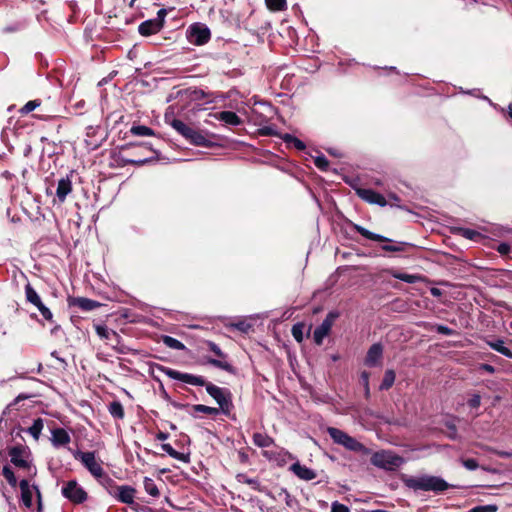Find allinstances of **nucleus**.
Returning <instances> with one entry per match:
<instances>
[{
  "label": "nucleus",
  "mask_w": 512,
  "mask_h": 512,
  "mask_svg": "<svg viewBox=\"0 0 512 512\" xmlns=\"http://www.w3.org/2000/svg\"><path fill=\"white\" fill-rule=\"evenodd\" d=\"M353 229L359 233L361 236L365 237L368 240H372L375 242H381V243H392L394 242L392 239L385 237L383 235L371 232L370 230L366 229L365 227L353 224Z\"/></svg>",
  "instance_id": "6ab92c4d"
},
{
  "label": "nucleus",
  "mask_w": 512,
  "mask_h": 512,
  "mask_svg": "<svg viewBox=\"0 0 512 512\" xmlns=\"http://www.w3.org/2000/svg\"><path fill=\"white\" fill-rule=\"evenodd\" d=\"M383 345L381 343H374L370 346L364 359V364L367 367L373 368L381 366L383 359Z\"/></svg>",
  "instance_id": "ddd939ff"
},
{
  "label": "nucleus",
  "mask_w": 512,
  "mask_h": 512,
  "mask_svg": "<svg viewBox=\"0 0 512 512\" xmlns=\"http://www.w3.org/2000/svg\"><path fill=\"white\" fill-rule=\"evenodd\" d=\"M290 470L301 480L310 481L317 477V473L314 470L299 462L292 464Z\"/></svg>",
  "instance_id": "a211bd4d"
},
{
  "label": "nucleus",
  "mask_w": 512,
  "mask_h": 512,
  "mask_svg": "<svg viewBox=\"0 0 512 512\" xmlns=\"http://www.w3.org/2000/svg\"><path fill=\"white\" fill-rule=\"evenodd\" d=\"M467 404L472 409H478L481 405V396L477 393L473 394L471 398L468 399Z\"/></svg>",
  "instance_id": "864d4df0"
},
{
  "label": "nucleus",
  "mask_w": 512,
  "mask_h": 512,
  "mask_svg": "<svg viewBox=\"0 0 512 512\" xmlns=\"http://www.w3.org/2000/svg\"><path fill=\"white\" fill-rule=\"evenodd\" d=\"M239 457L242 463H246L248 461V455L244 452H240Z\"/></svg>",
  "instance_id": "338daca9"
},
{
  "label": "nucleus",
  "mask_w": 512,
  "mask_h": 512,
  "mask_svg": "<svg viewBox=\"0 0 512 512\" xmlns=\"http://www.w3.org/2000/svg\"><path fill=\"white\" fill-rule=\"evenodd\" d=\"M130 133L134 136H154L155 132L152 128L144 126V125H134L130 129Z\"/></svg>",
  "instance_id": "72a5a7b5"
},
{
  "label": "nucleus",
  "mask_w": 512,
  "mask_h": 512,
  "mask_svg": "<svg viewBox=\"0 0 512 512\" xmlns=\"http://www.w3.org/2000/svg\"><path fill=\"white\" fill-rule=\"evenodd\" d=\"M356 194L364 201L370 204H377L381 207L387 205L386 198L373 189L360 188L356 190Z\"/></svg>",
  "instance_id": "4468645a"
},
{
  "label": "nucleus",
  "mask_w": 512,
  "mask_h": 512,
  "mask_svg": "<svg viewBox=\"0 0 512 512\" xmlns=\"http://www.w3.org/2000/svg\"><path fill=\"white\" fill-rule=\"evenodd\" d=\"M435 331L439 334L446 335V336H452L455 335L457 332L448 326L438 324L435 326Z\"/></svg>",
  "instance_id": "603ef678"
},
{
  "label": "nucleus",
  "mask_w": 512,
  "mask_h": 512,
  "mask_svg": "<svg viewBox=\"0 0 512 512\" xmlns=\"http://www.w3.org/2000/svg\"><path fill=\"white\" fill-rule=\"evenodd\" d=\"M281 139L287 144V145H293L295 149L298 151H303L306 149L305 143L300 140L299 138L295 137L294 135H291L289 133L283 134L281 136Z\"/></svg>",
  "instance_id": "2f4dec72"
},
{
  "label": "nucleus",
  "mask_w": 512,
  "mask_h": 512,
  "mask_svg": "<svg viewBox=\"0 0 512 512\" xmlns=\"http://www.w3.org/2000/svg\"><path fill=\"white\" fill-rule=\"evenodd\" d=\"M304 328H305L304 323H296L292 326V330H291L292 336L298 343H301L304 339Z\"/></svg>",
  "instance_id": "79ce46f5"
},
{
  "label": "nucleus",
  "mask_w": 512,
  "mask_h": 512,
  "mask_svg": "<svg viewBox=\"0 0 512 512\" xmlns=\"http://www.w3.org/2000/svg\"><path fill=\"white\" fill-rule=\"evenodd\" d=\"M166 15H167V10L162 8V9L158 10L157 17L154 18V20L157 21L160 25L164 26Z\"/></svg>",
  "instance_id": "bf43d9fd"
},
{
  "label": "nucleus",
  "mask_w": 512,
  "mask_h": 512,
  "mask_svg": "<svg viewBox=\"0 0 512 512\" xmlns=\"http://www.w3.org/2000/svg\"><path fill=\"white\" fill-rule=\"evenodd\" d=\"M480 369L483 370V371H486V372H488L490 374H493L495 372L494 366H492L490 364H486V363L481 364Z\"/></svg>",
  "instance_id": "0e129e2a"
},
{
  "label": "nucleus",
  "mask_w": 512,
  "mask_h": 512,
  "mask_svg": "<svg viewBox=\"0 0 512 512\" xmlns=\"http://www.w3.org/2000/svg\"><path fill=\"white\" fill-rule=\"evenodd\" d=\"M19 484V487H20V490L21 491H25V490H31V486L29 484V480L28 479H22L18 482Z\"/></svg>",
  "instance_id": "680f3d73"
},
{
  "label": "nucleus",
  "mask_w": 512,
  "mask_h": 512,
  "mask_svg": "<svg viewBox=\"0 0 512 512\" xmlns=\"http://www.w3.org/2000/svg\"><path fill=\"white\" fill-rule=\"evenodd\" d=\"M43 429V420L37 418L33 421V424L29 427L28 431L34 439L38 440Z\"/></svg>",
  "instance_id": "ea45409f"
},
{
  "label": "nucleus",
  "mask_w": 512,
  "mask_h": 512,
  "mask_svg": "<svg viewBox=\"0 0 512 512\" xmlns=\"http://www.w3.org/2000/svg\"><path fill=\"white\" fill-rule=\"evenodd\" d=\"M459 232L463 237L469 240H475L481 236L478 231L469 228H459Z\"/></svg>",
  "instance_id": "de8ad7c7"
},
{
  "label": "nucleus",
  "mask_w": 512,
  "mask_h": 512,
  "mask_svg": "<svg viewBox=\"0 0 512 512\" xmlns=\"http://www.w3.org/2000/svg\"><path fill=\"white\" fill-rule=\"evenodd\" d=\"M371 463L379 468L392 470L403 463V458L391 451H379L371 456Z\"/></svg>",
  "instance_id": "1a4fd4ad"
},
{
  "label": "nucleus",
  "mask_w": 512,
  "mask_h": 512,
  "mask_svg": "<svg viewBox=\"0 0 512 512\" xmlns=\"http://www.w3.org/2000/svg\"><path fill=\"white\" fill-rule=\"evenodd\" d=\"M327 433L335 444L341 445L349 451L361 453L363 455H369L371 453L369 448L341 429L328 427Z\"/></svg>",
  "instance_id": "20e7f679"
},
{
  "label": "nucleus",
  "mask_w": 512,
  "mask_h": 512,
  "mask_svg": "<svg viewBox=\"0 0 512 512\" xmlns=\"http://www.w3.org/2000/svg\"><path fill=\"white\" fill-rule=\"evenodd\" d=\"M314 164L321 171H327L329 168V161L324 155L317 156L314 159Z\"/></svg>",
  "instance_id": "49530a36"
},
{
  "label": "nucleus",
  "mask_w": 512,
  "mask_h": 512,
  "mask_svg": "<svg viewBox=\"0 0 512 512\" xmlns=\"http://www.w3.org/2000/svg\"><path fill=\"white\" fill-rule=\"evenodd\" d=\"M191 408L194 412L204 413L212 416L218 415V410H216V407H210L203 404H195L192 405Z\"/></svg>",
  "instance_id": "a19ab883"
},
{
  "label": "nucleus",
  "mask_w": 512,
  "mask_h": 512,
  "mask_svg": "<svg viewBox=\"0 0 512 512\" xmlns=\"http://www.w3.org/2000/svg\"><path fill=\"white\" fill-rule=\"evenodd\" d=\"M2 475L12 488H15L18 485L17 477L10 465L6 464L3 466Z\"/></svg>",
  "instance_id": "473e14b6"
},
{
  "label": "nucleus",
  "mask_w": 512,
  "mask_h": 512,
  "mask_svg": "<svg viewBox=\"0 0 512 512\" xmlns=\"http://www.w3.org/2000/svg\"><path fill=\"white\" fill-rule=\"evenodd\" d=\"M7 451L11 464L30 474L32 462L28 459L30 455L28 447L22 444H17L12 447H8Z\"/></svg>",
  "instance_id": "0eeeda50"
},
{
  "label": "nucleus",
  "mask_w": 512,
  "mask_h": 512,
  "mask_svg": "<svg viewBox=\"0 0 512 512\" xmlns=\"http://www.w3.org/2000/svg\"><path fill=\"white\" fill-rule=\"evenodd\" d=\"M498 506L495 504L479 505L471 508L469 512H497Z\"/></svg>",
  "instance_id": "09e8293b"
},
{
  "label": "nucleus",
  "mask_w": 512,
  "mask_h": 512,
  "mask_svg": "<svg viewBox=\"0 0 512 512\" xmlns=\"http://www.w3.org/2000/svg\"><path fill=\"white\" fill-rule=\"evenodd\" d=\"M120 151L128 152L132 156L122 157L124 164L127 165L142 166L158 157V152L148 142H131L121 146Z\"/></svg>",
  "instance_id": "f03ea898"
},
{
  "label": "nucleus",
  "mask_w": 512,
  "mask_h": 512,
  "mask_svg": "<svg viewBox=\"0 0 512 512\" xmlns=\"http://www.w3.org/2000/svg\"><path fill=\"white\" fill-rule=\"evenodd\" d=\"M73 457L79 460L84 467L97 479L103 476L104 469L101 463L97 461L94 451L83 452L80 450L72 451Z\"/></svg>",
  "instance_id": "9d476101"
},
{
  "label": "nucleus",
  "mask_w": 512,
  "mask_h": 512,
  "mask_svg": "<svg viewBox=\"0 0 512 512\" xmlns=\"http://www.w3.org/2000/svg\"><path fill=\"white\" fill-rule=\"evenodd\" d=\"M108 411L114 419L122 420L125 417L124 408L120 401H112L108 405Z\"/></svg>",
  "instance_id": "c756f323"
},
{
  "label": "nucleus",
  "mask_w": 512,
  "mask_h": 512,
  "mask_svg": "<svg viewBox=\"0 0 512 512\" xmlns=\"http://www.w3.org/2000/svg\"><path fill=\"white\" fill-rule=\"evenodd\" d=\"M393 277L409 284H413L419 279L417 275L400 272L393 273Z\"/></svg>",
  "instance_id": "c03bdc74"
},
{
  "label": "nucleus",
  "mask_w": 512,
  "mask_h": 512,
  "mask_svg": "<svg viewBox=\"0 0 512 512\" xmlns=\"http://www.w3.org/2000/svg\"><path fill=\"white\" fill-rule=\"evenodd\" d=\"M461 463L468 470H475L479 467L477 460L474 458L462 459Z\"/></svg>",
  "instance_id": "5fc2aeb1"
},
{
  "label": "nucleus",
  "mask_w": 512,
  "mask_h": 512,
  "mask_svg": "<svg viewBox=\"0 0 512 512\" xmlns=\"http://www.w3.org/2000/svg\"><path fill=\"white\" fill-rule=\"evenodd\" d=\"M265 4L273 12L284 11L287 8V0H265Z\"/></svg>",
  "instance_id": "e433bc0d"
},
{
  "label": "nucleus",
  "mask_w": 512,
  "mask_h": 512,
  "mask_svg": "<svg viewBox=\"0 0 512 512\" xmlns=\"http://www.w3.org/2000/svg\"><path fill=\"white\" fill-rule=\"evenodd\" d=\"M51 434H52L51 441L55 447L65 446V445L69 444L71 441V437H70L69 433L64 428H60V427L54 428L51 431Z\"/></svg>",
  "instance_id": "aec40b11"
},
{
  "label": "nucleus",
  "mask_w": 512,
  "mask_h": 512,
  "mask_svg": "<svg viewBox=\"0 0 512 512\" xmlns=\"http://www.w3.org/2000/svg\"><path fill=\"white\" fill-rule=\"evenodd\" d=\"M72 192V182L69 177L61 178L58 181L56 196L59 203H64L68 194Z\"/></svg>",
  "instance_id": "4be33fe9"
},
{
  "label": "nucleus",
  "mask_w": 512,
  "mask_h": 512,
  "mask_svg": "<svg viewBox=\"0 0 512 512\" xmlns=\"http://www.w3.org/2000/svg\"><path fill=\"white\" fill-rule=\"evenodd\" d=\"M236 480L239 483L249 485L255 491L263 492L262 486L257 478H250L245 473H238L236 475Z\"/></svg>",
  "instance_id": "393cba45"
},
{
  "label": "nucleus",
  "mask_w": 512,
  "mask_h": 512,
  "mask_svg": "<svg viewBox=\"0 0 512 512\" xmlns=\"http://www.w3.org/2000/svg\"><path fill=\"white\" fill-rule=\"evenodd\" d=\"M485 342L493 350L506 356L507 358L512 359V351L509 348L504 346V341L502 339L485 340Z\"/></svg>",
  "instance_id": "b1692460"
},
{
  "label": "nucleus",
  "mask_w": 512,
  "mask_h": 512,
  "mask_svg": "<svg viewBox=\"0 0 512 512\" xmlns=\"http://www.w3.org/2000/svg\"><path fill=\"white\" fill-rule=\"evenodd\" d=\"M97 479L101 485L106 488L111 496L115 493L117 487L119 486L115 480H113L109 475L105 473V471L103 472V476L98 477Z\"/></svg>",
  "instance_id": "7c9ffc66"
},
{
  "label": "nucleus",
  "mask_w": 512,
  "mask_h": 512,
  "mask_svg": "<svg viewBox=\"0 0 512 512\" xmlns=\"http://www.w3.org/2000/svg\"><path fill=\"white\" fill-rule=\"evenodd\" d=\"M405 487L412 489L414 492L431 491L435 494H440L448 490L451 485L443 478L433 475H423L420 477H406L403 479Z\"/></svg>",
  "instance_id": "7ed1b4c3"
},
{
  "label": "nucleus",
  "mask_w": 512,
  "mask_h": 512,
  "mask_svg": "<svg viewBox=\"0 0 512 512\" xmlns=\"http://www.w3.org/2000/svg\"><path fill=\"white\" fill-rule=\"evenodd\" d=\"M396 380V373L393 369H387L384 373L379 390L388 391L394 385Z\"/></svg>",
  "instance_id": "a878e982"
},
{
  "label": "nucleus",
  "mask_w": 512,
  "mask_h": 512,
  "mask_svg": "<svg viewBox=\"0 0 512 512\" xmlns=\"http://www.w3.org/2000/svg\"><path fill=\"white\" fill-rule=\"evenodd\" d=\"M161 448L164 452H166L170 457L174 459L180 460L184 463L190 462L189 454H184L176 451L170 444H162Z\"/></svg>",
  "instance_id": "bb28decb"
},
{
  "label": "nucleus",
  "mask_w": 512,
  "mask_h": 512,
  "mask_svg": "<svg viewBox=\"0 0 512 512\" xmlns=\"http://www.w3.org/2000/svg\"><path fill=\"white\" fill-rule=\"evenodd\" d=\"M143 484L145 491L152 497H158L160 495L157 485L155 484L153 479L145 477L143 480Z\"/></svg>",
  "instance_id": "4c0bfd02"
},
{
  "label": "nucleus",
  "mask_w": 512,
  "mask_h": 512,
  "mask_svg": "<svg viewBox=\"0 0 512 512\" xmlns=\"http://www.w3.org/2000/svg\"><path fill=\"white\" fill-rule=\"evenodd\" d=\"M32 488L36 491L37 500H38V511H41V509H42L41 492L37 485H32Z\"/></svg>",
  "instance_id": "e2e57ef3"
},
{
  "label": "nucleus",
  "mask_w": 512,
  "mask_h": 512,
  "mask_svg": "<svg viewBox=\"0 0 512 512\" xmlns=\"http://www.w3.org/2000/svg\"><path fill=\"white\" fill-rule=\"evenodd\" d=\"M396 244H385L381 246V249L385 252H404L407 247L413 245L407 242H395Z\"/></svg>",
  "instance_id": "f704fd0d"
},
{
  "label": "nucleus",
  "mask_w": 512,
  "mask_h": 512,
  "mask_svg": "<svg viewBox=\"0 0 512 512\" xmlns=\"http://www.w3.org/2000/svg\"><path fill=\"white\" fill-rule=\"evenodd\" d=\"M162 342L168 348H171V349L184 350L186 348L185 345L181 341H179L178 339L173 338L171 336H168V335H163L162 336Z\"/></svg>",
  "instance_id": "c9c22d12"
},
{
  "label": "nucleus",
  "mask_w": 512,
  "mask_h": 512,
  "mask_svg": "<svg viewBox=\"0 0 512 512\" xmlns=\"http://www.w3.org/2000/svg\"><path fill=\"white\" fill-rule=\"evenodd\" d=\"M158 369L170 379L179 380L193 386H205L206 392L218 404V414L222 413L226 417L235 420L233 394L228 388L218 387L217 385L206 381L203 376L183 373L170 367L159 365Z\"/></svg>",
  "instance_id": "f257e3e1"
},
{
  "label": "nucleus",
  "mask_w": 512,
  "mask_h": 512,
  "mask_svg": "<svg viewBox=\"0 0 512 512\" xmlns=\"http://www.w3.org/2000/svg\"><path fill=\"white\" fill-rule=\"evenodd\" d=\"M239 331H242V332H248V330L250 329L251 325L244 322V321H240L238 323H236L234 325Z\"/></svg>",
  "instance_id": "052dcab7"
},
{
  "label": "nucleus",
  "mask_w": 512,
  "mask_h": 512,
  "mask_svg": "<svg viewBox=\"0 0 512 512\" xmlns=\"http://www.w3.org/2000/svg\"><path fill=\"white\" fill-rule=\"evenodd\" d=\"M62 495L73 504H81L88 498L87 492L79 485L76 480L67 481L62 489Z\"/></svg>",
  "instance_id": "9b49d317"
},
{
  "label": "nucleus",
  "mask_w": 512,
  "mask_h": 512,
  "mask_svg": "<svg viewBox=\"0 0 512 512\" xmlns=\"http://www.w3.org/2000/svg\"><path fill=\"white\" fill-rule=\"evenodd\" d=\"M163 28L157 21L154 19H149L142 22L138 27V32L142 36H150L158 33Z\"/></svg>",
  "instance_id": "412c9836"
},
{
  "label": "nucleus",
  "mask_w": 512,
  "mask_h": 512,
  "mask_svg": "<svg viewBox=\"0 0 512 512\" xmlns=\"http://www.w3.org/2000/svg\"><path fill=\"white\" fill-rule=\"evenodd\" d=\"M69 307H78L82 311H92L101 306L98 301L85 297H68Z\"/></svg>",
  "instance_id": "dca6fc26"
},
{
  "label": "nucleus",
  "mask_w": 512,
  "mask_h": 512,
  "mask_svg": "<svg viewBox=\"0 0 512 512\" xmlns=\"http://www.w3.org/2000/svg\"><path fill=\"white\" fill-rule=\"evenodd\" d=\"M205 345L207 346V349L214 353V355L217 358H206V363L210 364L211 366L221 369L229 374L236 375L237 369L230 364L228 361H226V358L228 355L224 353L221 348L214 343L213 341H205Z\"/></svg>",
  "instance_id": "423d86ee"
},
{
  "label": "nucleus",
  "mask_w": 512,
  "mask_h": 512,
  "mask_svg": "<svg viewBox=\"0 0 512 512\" xmlns=\"http://www.w3.org/2000/svg\"><path fill=\"white\" fill-rule=\"evenodd\" d=\"M169 437V434L168 433H165V432H158L157 435H156V438L160 441H164L166 440L167 438Z\"/></svg>",
  "instance_id": "69168bd1"
},
{
  "label": "nucleus",
  "mask_w": 512,
  "mask_h": 512,
  "mask_svg": "<svg viewBox=\"0 0 512 512\" xmlns=\"http://www.w3.org/2000/svg\"><path fill=\"white\" fill-rule=\"evenodd\" d=\"M258 134L260 136H278L281 138V134H279L274 128L270 126H264L258 129Z\"/></svg>",
  "instance_id": "3c124183"
},
{
  "label": "nucleus",
  "mask_w": 512,
  "mask_h": 512,
  "mask_svg": "<svg viewBox=\"0 0 512 512\" xmlns=\"http://www.w3.org/2000/svg\"><path fill=\"white\" fill-rule=\"evenodd\" d=\"M496 250L501 255H507L511 251V247L508 243L502 242L497 246Z\"/></svg>",
  "instance_id": "13d9d810"
},
{
  "label": "nucleus",
  "mask_w": 512,
  "mask_h": 512,
  "mask_svg": "<svg viewBox=\"0 0 512 512\" xmlns=\"http://www.w3.org/2000/svg\"><path fill=\"white\" fill-rule=\"evenodd\" d=\"M32 490L21 491V500L26 508L32 507Z\"/></svg>",
  "instance_id": "8fccbe9b"
},
{
  "label": "nucleus",
  "mask_w": 512,
  "mask_h": 512,
  "mask_svg": "<svg viewBox=\"0 0 512 512\" xmlns=\"http://www.w3.org/2000/svg\"><path fill=\"white\" fill-rule=\"evenodd\" d=\"M24 293L26 301L32 304L33 306L36 304H40V301H42L38 292L29 282L24 287Z\"/></svg>",
  "instance_id": "cd10ccee"
},
{
  "label": "nucleus",
  "mask_w": 512,
  "mask_h": 512,
  "mask_svg": "<svg viewBox=\"0 0 512 512\" xmlns=\"http://www.w3.org/2000/svg\"><path fill=\"white\" fill-rule=\"evenodd\" d=\"M186 39L190 44L203 46L211 39V31L208 26L201 22H195L188 26L185 32Z\"/></svg>",
  "instance_id": "6e6552de"
},
{
  "label": "nucleus",
  "mask_w": 512,
  "mask_h": 512,
  "mask_svg": "<svg viewBox=\"0 0 512 512\" xmlns=\"http://www.w3.org/2000/svg\"><path fill=\"white\" fill-rule=\"evenodd\" d=\"M136 494V489L128 485H119L112 495L121 503L133 504Z\"/></svg>",
  "instance_id": "f3484780"
},
{
  "label": "nucleus",
  "mask_w": 512,
  "mask_h": 512,
  "mask_svg": "<svg viewBox=\"0 0 512 512\" xmlns=\"http://www.w3.org/2000/svg\"><path fill=\"white\" fill-rule=\"evenodd\" d=\"M95 330L101 339L106 340L107 344L117 349V345L120 344L121 337L116 331L109 329L105 325H97Z\"/></svg>",
  "instance_id": "2eb2a0df"
},
{
  "label": "nucleus",
  "mask_w": 512,
  "mask_h": 512,
  "mask_svg": "<svg viewBox=\"0 0 512 512\" xmlns=\"http://www.w3.org/2000/svg\"><path fill=\"white\" fill-rule=\"evenodd\" d=\"M263 456L270 460L273 458L272 453L269 451H263Z\"/></svg>",
  "instance_id": "774afa93"
},
{
  "label": "nucleus",
  "mask_w": 512,
  "mask_h": 512,
  "mask_svg": "<svg viewBox=\"0 0 512 512\" xmlns=\"http://www.w3.org/2000/svg\"><path fill=\"white\" fill-rule=\"evenodd\" d=\"M253 443L260 448H266L274 444V439L264 433H254L253 434Z\"/></svg>",
  "instance_id": "c85d7f7f"
},
{
  "label": "nucleus",
  "mask_w": 512,
  "mask_h": 512,
  "mask_svg": "<svg viewBox=\"0 0 512 512\" xmlns=\"http://www.w3.org/2000/svg\"><path fill=\"white\" fill-rule=\"evenodd\" d=\"M215 117L219 121L231 126H238L243 123V120L233 111H221Z\"/></svg>",
  "instance_id": "5701e85b"
},
{
  "label": "nucleus",
  "mask_w": 512,
  "mask_h": 512,
  "mask_svg": "<svg viewBox=\"0 0 512 512\" xmlns=\"http://www.w3.org/2000/svg\"><path fill=\"white\" fill-rule=\"evenodd\" d=\"M338 317V312L331 311L326 315L323 322L316 327L313 333V339L317 345H321L323 343V339L330 333L331 328Z\"/></svg>",
  "instance_id": "f8f14e48"
},
{
  "label": "nucleus",
  "mask_w": 512,
  "mask_h": 512,
  "mask_svg": "<svg viewBox=\"0 0 512 512\" xmlns=\"http://www.w3.org/2000/svg\"><path fill=\"white\" fill-rule=\"evenodd\" d=\"M170 125L190 144L201 147L211 146V141L208 140L201 131L193 129L192 127L185 124L182 120L175 118L170 122Z\"/></svg>",
  "instance_id": "39448f33"
},
{
  "label": "nucleus",
  "mask_w": 512,
  "mask_h": 512,
  "mask_svg": "<svg viewBox=\"0 0 512 512\" xmlns=\"http://www.w3.org/2000/svg\"><path fill=\"white\" fill-rule=\"evenodd\" d=\"M331 512H350L349 507L338 502L334 501L331 504Z\"/></svg>",
  "instance_id": "6e6d98bb"
},
{
  "label": "nucleus",
  "mask_w": 512,
  "mask_h": 512,
  "mask_svg": "<svg viewBox=\"0 0 512 512\" xmlns=\"http://www.w3.org/2000/svg\"><path fill=\"white\" fill-rule=\"evenodd\" d=\"M34 306L39 310V312L41 313L42 317L45 320H47L50 323L54 322L52 312L50 311V309L48 307H46L44 305V303L42 301H40V304H36Z\"/></svg>",
  "instance_id": "a18cd8bd"
},
{
  "label": "nucleus",
  "mask_w": 512,
  "mask_h": 512,
  "mask_svg": "<svg viewBox=\"0 0 512 512\" xmlns=\"http://www.w3.org/2000/svg\"><path fill=\"white\" fill-rule=\"evenodd\" d=\"M22 30V25L20 23H14L12 25H8L3 28V33H15Z\"/></svg>",
  "instance_id": "4d7b16f0"
},
{
  "label": "nucleus",
  "mask_w": 512,
  "mask_h": 512,
  "mask_svg": "<svg viewBox=\"0 0 512 512\" xmlns=\"http://www.w3.org/2000/svg\"><path fill=\"white\" fill-rule=\"evenodd\" d=\"M369 379H370V372L364 370L360 374V381L364 387V397L365 399L370 398V385H369Z\"/></svg>",
  "instance_id": "37998d69"
},
{
  "label": "nucleus",
  "mask_w": 512,
  "mask_h": 512,
  "mask_svg": "<svg viewBox=\"0 0 512 512\" xmlns=\"http://www.w3.org/2000/svg\"><path fill=\"white\" fill-rule=\"evenodd\" d=\"M42 104V101L40 99H34L28 101L23 107L19 109V113L23 115H27L30 112L34 111L36 108L40 107Z\"/></svg>",
  "instance_id": "58836bf2"
}]
</instances>
